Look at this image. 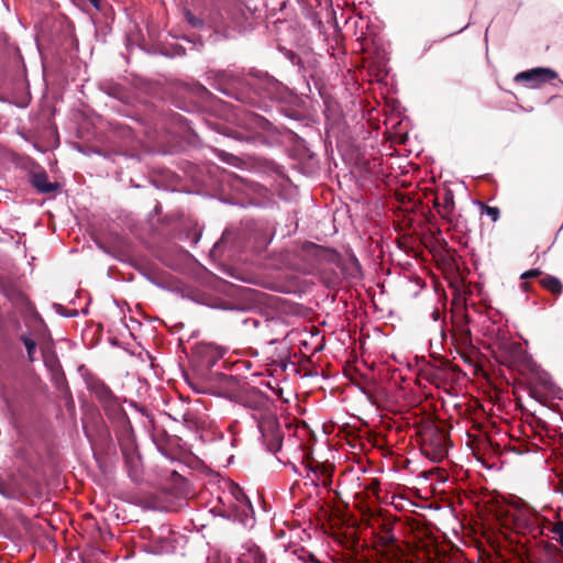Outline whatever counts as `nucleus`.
<instances>
[{
  "mask_svg": "<svg viewBox=\"0 0 563 563\" xmlns=\"http://www.w3.org/2000/svg\"><path fill=\"white\" fill-rule=\"evenodd\" d=\"M224 88L222 92L234 97L242 103L265 108V100L277 99L280 96L282 85L267 74H258L250 79L241 78L231 71L222 74Z\"/></svg>",
  "mask_w": 563,
  "mask_h": 563,
  "instance_id": "obj_1",
  "label": "nucleus"
},
{
  "mask_svg": "<svg viewBox=\"0 0 563 563\" xmlns=\"http://www.w3.org/2000/svg\"><path fill=\"white\" fill-rule=\"evenodd\" d=\"M211 511L222 518L239 521L245 527L254 523V509L244 490L235 483L227 481L223 484L218 505Z\"/></svg>",
  "mask_w": 563,
  "mask_h": 563,
  "instance_id": "obj_2",
  "label": "nucleus"
},
{
  "mask_svg": "<svg viewBox=\"0 0 563 563\" xmlns=\"http://www.w3.org/2000/svg\"><path fill=\"white\" fill-rule=\"evenodd\" d=\"M269 405L268 397L257 395L254 409L258 415L253 417L257 421L264 445L269 452L277 454L282 450L284 437L276 416L268 410Z\"/></svg>",
  "mask_w": 563,
  "mask_h": 563,
  "instance_id": "obj_3",
  "label": "nucleus"
},
{
  "mask_svg": "<svg viewBox=\"0 0 563 563\" xmlns=\"http://www.w3.org/2000/svg\"><path fill=\"white\" fill-rule=\"evenodd\" d=\"M512 507V522L517 533L522 536H530L534 540L542 536H548V518H545L538 510L530 507L521 499L514 501Z\"/></svg>",
  "mask_w": 563,
  "mask_h": 563,
  "instance_id": "obj_4",
  "label": "nucleus"
},
{
  "mask_svg": "<svg viewBox=\"0 0 563 563\" xmlns=\"http://www.w3.org/2000/svg\"><path fill=\"white\" fill-rule=\"evenodd\" d=\"M89 390L98 398L109 417H123L124 410L118 398L102 380H92L89 384Z\"/></svg>",
  "mask_w": 563,
  "mask_h": 563,
  "instance_id": "obj_5",
  "label": "nucleus"
},
{
  "mask_svg": "<svg viewBox=\"0 0 563 563\" xmlns=\"http://www.w3.org/2000/svg\"><path fill=\"white\" fill-rule=\"evenodd\" d=\"M423 453L433 462H440L448 455V438L443 432L434 431L423 440Z\"/></svg>",
  "mask_w": 563,
  "mask_h": 563,
  "instance_id": "obj_6",
  "label": "nucleus"
},
{
  "mask_svg": "<svg viewBox=\"0 0 563 563\" xmlns=\"http://www.w3.org/2000/svg\"><path fill=\"white\" fill-rule=\"evenodd\" d=\"M113 419H118L122 422V428L120 434L118 435V441L126 462L133 463L136 455V446L134 442L133 430L126 413L123 411V417H113Z\"/></svg>",
  "mask_w": 563,
  "mask_h": 563,
  "instance_id": "obj_7",
  "label": "nucleus"
},
{
  "mask_svg": "<svg viewBox=\"0 0 563 563\" xmlns=\"http://www.w3.org/2000/svg\"><path fill=\"white\" fill-rule=\"evenodd\" d=\"M501 355L509 367L526 366L530 356L520 342H506L501 345Z\"/></svg>",
  "mask_w": 563,
  "mask_h": 563,
  "instance_id": "obj_8",
  "label": "nucleus"
},
{
  "mask_svg": "<svg viewBox=\"0 0 563 563\" xmlns=\"http://www.w3.org/2000/svg\"><path fill=\"white\" fill-rule=\"evenodd\" d=\"M558 77V74L551 68L538 67L516 75V81L530 82L531 87H539L544 82H549Z\"/></svg>",
  "mask_w": 563,
  "mask_h": 563,
  "instance_id": "obj_9",
  "label": "nucleus"
},
{
  "mask_svg": "<svg viewBox=\"0 0 563 563\" xmlns=\"http://www.w3.org/2000/svg\"><path fill=\"white\" fill-rule=\"evenodd\" d=\"M236 563H266V558L261 549L254 543H245L242 547Z\"/></svg>",
  "mask_w": 563,
  "mask_h": 563,
  "instance_id": "obj_10",
  "label": "nucleus"
},
{
  "mask_svg": "<svg viewBox=\"0 0 563 563\" xmlns=\"http://www.w3.org/2000/svg\"><path fill=\"white\" fill-rule=\"evenodd\" d=\"M243 124L247 130L255 134H260L261 132H268L272 128V124L268 120L253 112L245 114Z\"/></svg>",
  "mask_w": 563,
  "mask_h": 563,
  "instance_id": "obj_11",
  "label": "nucleus"
},
{
  "mask_svg": "<svg viewBox=\"0 0 563 563\" xmlns=\"http://www.w3.org/2000/svg\"><path fill=\"white\" fill-rule=\"evenodd\" d=\"M302 250L308 254L316 257L318 261L334 262L338 253L334 250L317 245L314 243H305Z\"/></svg>",
  "mask_w": 563,
  "mask_h": 563,
  "instance_id": "obj_12",
  "label": "nucleus"
},
{
  "mask_svg": "<svg viewBox=\"0 0 563 563\" xmlns=\"http://www.w3.org/2000/svg\"><path fill=\"white\" fill-rule=\"evenodd\" d=\"M438 212L443 220L452 222L454 212V196L448 190L442 196V202L437 203Z\"/></svg>",
  "mask_w": 563,
  "mask_h": 563,
  "instance_id": "obj_13",
  "label": "nucleus"
},
{
  "mask_svg": "<svg viewBox=\"0 0 563 563\" xmlns=\"http://www.w3.org/2000/svg\"><path fill=\"white\" fill-rule=\"evenodd\" d=\"M33 186L42 194H49L57 189V185L48 180L46 174H35L32 180Z\"/></svg>",
  "mask_w": 563,
  "mask_h": 563,
  "instance_id": "obj_14",
  "label": "nucleus"
},
{
  "mask_svg": "<svg viewBox=\"0 0 563 563\" xmlns=\"http://www.w3.org/2000/svg\"><path fill=\"white\" fill-rule=\"evenodd\" d=\"M547 532L548 538L556 541L563 548V521H558L552 526H550V522L547 523Z\"/></svg>",
  "mask_w": 563,
  "mask_h": 563,
  "instance_id": "obj_15",
  "label": "nucleus"
},
{
  "mask_svg": "<svg viewBox=\"0 0 563 563\" xmlns=\"http://www.w3.org/2000/svg\"><path fill=\"white\" fill-rule=\"evenodd\" d=\"M542 286L553 294H560L562 291L561 282L554 276H545L541 279Z\"/></svg>",
  "mask_w": 563,
  "mask_h": 563,
  "instance_id": "obj_16",
  "label": "nucleus"
},
{
  "mask_svg": "<svg viewBox=\"0 0 563 563\" xmlns=\"http://www.w3.org/2000/svg\"><path fill=\"white\" fill-rule=\"evenodd\" d=\"M21 341L26 349L29 361L33 362L34 353H35V349H36V342L29 335H22Z\"/></svg>",
  "mask_w": 563,
  "mask_h": 563,
  "instance_id": "obj_17",
  "label": "nucleus"
},
{
  "mask_svg": "<svg viewBox=\"0 0 563 563\" xmlns=\"http://www.w3.org/2000/svg\"><path fill=\"white\" fill-rule=\"evenodd\" d=\"M184 18L187 21V23L190 24L192 27H201L203 25V20L200 18H197L189 10L184 11Z\"/></svg>",
  "mask_w": 563,
  "mask_h": 563,
  "instance_id": "obj_18",
  "label": "nucleus"
},
{
  "mask_svg": "<svg viewBox=\"0 0 563 563\" xmlns=\"http://www.w3.org/2000/svg\"><path fill=\"white\" fill-rule=\"evenodd\" d=\"M485 213L488 217H490L494 222L497 221L498 218H499V209L496 208V207L486 206L485 207Z\"/></svg>",
  "mask_w": 563,
  "mask_h": 563,
  "instance_id": "obj_19",
  "label": "nucleus"
},
{
  "mask_svg": "<svg viewBox=\"0 0 563 563\" xmlns=\"http://www.w3.org/2000/svg\"><path fill=\"white\" fill-rule=\"evenodd\" d=\"M540 275H541L540 269L534 268V269H530V271H527V272L522 273L520 278L521 279H528V278L537 277V276H540Z\"/></svg>",
  "mask_w": 563,
  "mask_h": 563,
  "instance_id": "obj_20",
  "label": "nucleus"
},
{
  "mask_svg": "<svg viewBox=\"0 0 563 563\" xmlns=\"http://www.w3.org/2000/svg\"><path fill=\"white\" fill-rule=\"evenodd\" d=\"M183 420L189 427L195 424L194 416L191 413H189V412H186V413L183 415Z\"/></svg>",
  "mask_w": 563,
  "mask_h": 563,
  "instance_id": "obj_21",
  "label": "nucleus"
},
{
  "mask_svg": "<svg viewBox=\"0 0 563 563\" xmlns=\"http://www.w3.org/2000/svg\"><path fill=\"white\" fill-rule=\"evenodd\" d=\"M541 544H542L543 549H547V550L558 549L554 544L550 543L549 541H541Z\"/></svg>",
  "mask_w": 563,
  "mask_h": 563,
  "instance_id": "obj_22",
  "label": "nucleus"
},
{
  "mask_svg": "<svg viewBox=\"0 0 563 563\" xmlns=\"http://www.w3.org/2000/svg\"><path fill=\"white\" fill-rule=\"evenodd\" d=\"M246 322L252 323V325L255 328L258 327V324H260V321L257 319H249V320H246Z\"/></svg>",
  "mask_w": 563,
  "mask_h": 563,
  "instance_id": "obj_23",
  "label": "nucleus"
},
{
  "mask_svg": "<svg viewBox=\"0 0 563 563\" xmlns=\"http://www.w3.org/2000/svg\"><path fill=\"white\" fill-rule=\"evenodd\" d=\"M59 380H60V382H64V376H57V377H56V382H57V384H58V385H59Z\"/></svg>",
  "mask_w": 563,
  "mask_h": 563,
  "instance_id": "obj_24",
  "label": "nucleus"
}]
</instances>
